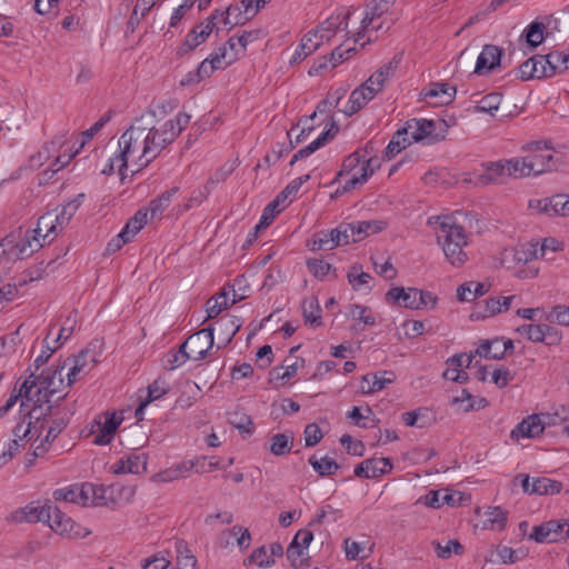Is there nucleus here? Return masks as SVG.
Listing matches in <instances>:
<instances>
[{
	"label": "nucleus",
	"instance_id": "nucleus-36",
	"mask_svg": "<svg viewBox=\"0 0 569 569\" xmlns=\"http://www.w3.org/2000/svg\"><path fill=\"white\" fill-rule=\"evenodd\" d=\"M50 500L32 501L17 511L16 518L26 522H44L50 515Z\"/></svg>",
	"mask_w": 569,
	"mask_h": 569
},
{
	"label": "nucleus",
	"instance_id": "nucleus-56",
	"mask_svg": "<svg viewBox=\"0 0 569 569\" xmlns=\"http://www.w3.org/2000/svg\"><path fill=\"white\" fill-rule=\"evenodd\" d=\"M565 241L555 237H546L538 240V253L539 258L546 260H552L549 253L560 252L565 250Z\"/></svg>",
	"mask_w": 569,
	"mask_h": 569
},
{
	"label": "nucleus",
	"instance_id": "nucleus-60",
	"mask_svg": "<svg viewBox=\"0 0 569 569\" xmlns=\"http://www.w3.org/2000/svg\"><path fill=\"white\" fill-rule=\"evenodd\" d=\"M507 162L510 171V178L518 179L532 176L529 161H527L526 157L507 159Z\"/></svg>",
	"mask_w": 569,
	"mask_h": 569
},
{
	"label": "nucleus",
	"instance_id": "nucleus-6",
	"mask_svg": "<svg viewBox=\"0 0 569 569\" xmlns=\"http://www.w3.org/2000/svg\"><path fill=\"white\" fill-rule=\"evenodd\" d=\"M104 122L106 120L100 119L87 131H84L83 139L80 141L79 148L76 150L74 146L62 138H56L51 140L38 152L37 157L32 158V164L41 166L43 164L41 160H46L48 162L47 170L44 171L46 174L48 171H50L52 174L60 171L79 152V149L96 136V133L103 127Z\"/></svg>",
	"mask_w": 569,
	"mask_h": 569
},
{
	"label": "nucleus",
	"instance_id": "nucleus-35",
	"mask_svg": "<svg viewBox=\"0 0 569 569\" xmlns=\"http://www.w3.org/2000/svg\"><path fill=\"white\" fill-rule=\"evenodd\" d=\"M528 553L529 551L525 547L513 549L506 545H498L492 551L490 558H487L486 561L500 565H513L525 560L528 557Z\"/></svg>",
	"mask_w": 569,
	"mask_h": 569
},
{
	"label": "nucleus",
	"instance_id": "nucleus-34",
	"mask_svg": "<svg viewBox=\"0 0 569 569\" xmlns=\"http://www.w3.org/2000/svg\"><path fill=\"white\" fill-rule=\"evenodd\" d=\"M513 350V342L510 339L495 338L492 340L482 341L476 349L479 357L488 359H502L507 352Z\"/></svg>",
	"mask_w": 569,
	"mask_h": 569
},
{
	"label": "nucleus",
	"instance_id": "nucleus-57",
	"mask_svg": "<svg viewBox=\"0 0 569 569\" xmlns=\"http://www.w3.org/2000/svg\"><path fill=\"white\" fill-rule=\"evenodd\" d=\"M546 330H548L547 323H527L519 326L516 332L526 337L529 341L543 342Z\"/></svg>",
	"mask_w": 569,
	"mask_h": 569
},
{
	"label": "nucleus",
	"instance_id": "nucleus-40",
	"mask_svg": "<svg viewBox=\"0 0 569 569\" xmlns=\"http://www.w3.org/2000/svg\"><path fill=\"white\" fill-rule=\"evenodd\" d=\"M540 61L545 63L543 72L547 78L560 74L569 69V54L563 51H552L540 56Z\"/></svg>",
	"mask_w": 569,
	"mask_h": 569
},
{
	"label": "nucleus",
	"instance_id": "nucleus-27",
	"mask_svg": "<svg viewBox=\"0 0 569 569\" xmlns=\"http://www.w3.org/2000/svg\"><path fill=\"white\" fill-rule=\"evenodd\" d=\"M543 423L539 413H531L522 418L510 431V439L520 442L525 439H539L543 435Z\"/></svg>",
	"mask_w": 569,
	"mask_h": 569
},
{
	"label": "nucleus",
	"instance_id": "nucleus-26",
	"mask_svg": "<svg viewBox=\"0 0 569 569\" xmlns=\"http://www.w3.org/2000/svg\"><path fill=\"white\" fill-rule=\"evenodd\" d=\"M515 266L527 264L533 260L540 259L538 253V240L532 239L526 242H519L515 247L507 249L502 253V261L507 268H511L509 259Z\"/></svg>",
	"mask_w": 569,
	"mask_h": 569
},
{
	"label": "nucleus",
	"instance_id": "nucleus-18",
	"mask_svg": "<svg viewBox=\"0 0 569 569\" xmlns=\"http://www.w3.org/2000/svg\"><path fill=\"white\" fill-rule=\"evenodd\" d=\"M214 329L211 327L201 329L191 335L183 343V352L188 353L190 360L200 361L213 349Z\"/></svg>",
	"mask_w": 569,
	"mask_h": 569
},
{
	"label": "nucleus",
	"instance_id": "nucleus-58",
	"mask_svg": "<svg viewBox=\"0 0 569 569\" xmlns=\"http://www.w3.org/2000/svg\"><path fill=\"white\" fill-rule=\"evenodd\" d=\"M228 293L222 291L219 295L210 298L206 303L207 318L212 319L219 316L223 310L229 307Z\"/></svg>",
	"mask_w": 569,
	"mask_h": 569
},
{
	"label": "nucleus",
	"instance_id": "nucleus-29",
	"mask_svg": "<svg viewBox=\"0 0 569 569\" xmlns=\"http://www.w3.org/2000/svg\"><path fill=\"white\" fill-rule=\"evenodd\" d=\"M393 463L389 458H370L366 459L355 468V475L359 478H378L390 473Z\"/></svg>",
	"mask_w": 569,
	"mask_h": 569
},
{
	"label": "nucleus",
	"instance_id": "nucleus-61",
	"mask_svg": "<svg viewBox=\"0 0 569 569\" xmlns=\"http://www.w3.org/2000/svg\"><path fill=\"white\" fill-rule=\"evenodd\" d=\"M83 198V194H79L74 199L68 201L66 204H63L59 212L54 213V216L58 218V223L60 228H62L64 224H67L70 219L73 217L76 211L81 204V200Z\"/></svg>",
	"mask_w": 569,
	"mask_h": 569
},
{
	"label": "nucleus",
	"instance_id": "nucleus-7",
	"mask_svg": "<svg viewBox=\"0 0 569 569\" xmlns=\"http://www.w3.org/2000/svg\"><path fill=\"white\" fill-rule=\"evenodd\" d=\"M379 166V160L370 157L366 151L357 150L350 153L337 173L336 182L339 186L337 191L345 193L361 187Z\"/></svg>",
	"mask_w": 569,
	"mask_h": 569
},
{
	"label": "nucleus",
	"instance_id": "nucleus-3",
	"mask_svg": "<svg viewBox=\"0 0 569 569\" xmlns=\"http://www.w3.org/2000/svg\"><path fill=\"white\" fill-rule=\"evenodd\" d=\"M61 430L62 426L53 422L43 408L31 407L27 412L20 411L11 438L0 453V467L27 448L32 450L34 457L43 455Z\"/></svg>",
	"mask_w": 569,
	"mask_h": 569
},
{
	"label": "nucleus",
	"instance_id": "nucleus-2",
	"mask_svg": "<svg viewBox=\"0 0 569 569\" xmlns=\"http://www.w3.org/2000/svg\"><path fill=\"white\" fill-rule=\"evenodd\" d=\"M393 1L372 0L361 10L339 8L317 28L303 34L288 60L289 64L296 66L302 62L338 33L351 37L353 42L361 47L376 40L379 31L390 27L386 14Z\"/></svg>",
	"mask_w": 569,
	"mask_h": 569
},
{
	"label": "nucleus",
	"instance_id": "nucleus-5",
	"mask_svg": "<svg viewBox=\"0 0 569 569\" xmlns=\"http://www.w3.org/2000/svg\"><path fill=\"white\" fill-rule=\"evenodd\" d=\"M71 388L60 366L47 368L40 375L31 373L21 385L22 396L32 401V407H40L49 415L51 398L64 395Z\"/></svg>",
	"mask_w": 569,
	"mask_h": 569
},
{
	"label": "nucleus",
	"instance_id": "nucleus-63",
	"mask_svg": "<svg viewBox=\"0 0 569 569\" xmlns=\"http://www.w3.org/2000/svg\"><path fill=\"white\" fill-rule=\"evenodd\" d=\"M330 138V131L323 130L315 140H312L308 146L300 149L292 159V163L299 158L308 157L321 147H323Z\"/></svg>",
	"mask_w": 569,
	"mask_h": 569
},
{
	"label": "nucleus",
	"instance_id": "nucleus-38",
	"mask_svg": "<svg viewBox=\"0 0 569 569\" xmlns=\"http://www.w3.org/2000/svg\"><path fill=\"white\" fill-rule=\"evenodd\" d=\"M59 229L61 228L58 218L53 212H48L39 218L37 228L30 231L41 240L43 246L50 243L57 237Z\"/></svg>",
	"mask_w": 569,
	"mask_h": 569
},
{
	"label": "nucleus",
	"instance_id": "nucleus-23",
	"mask_svg": "<svg viewBox=\"0 0 569 569\" xmlns=\"http://www.w3.org/2000/svg\"><path fill=\"white\" fill-rule=\"evenodd\" d=\"M217 20H221L224 23L226 16L223 11L213 12L210 17L193 27L187 34L182 44L186 51L193 50L206 42L209 36L217 29Z\"/></svg>",
	"mask_w": 569,
	"mask_h": 569
},
{
	"label": "nucleus",
	"instance_id": "nucleus-44",
	"mask_svg": "<svg viewBox=\"0 0 569 569\" xmlns=\"http://www.w3.org/2000/svg\"><path fill=\"white\" fill-rule=\"evenodd\" d=\"M347 319L352 321L356 327H367V326H373L376 323V317L373 316L370 307L359 305V303H352L349 305L347 312H346Z\"/></svg>",
	"mask_w": 569,
	"mask_h": 569
},
{
	"label": "nucleus",
	"instance_id": "nucleus-50",
	"mask_svg": "<svg viewBox=\"0 0 569 569\" xmlns=\"http://www.w3.org/2000/svg\"><path fill=\"white\" fill-rule=\"evenodd\" d=\"M307 247L311 251H320V250H332L338 247L336 243V239L331 230H321L312 234V237L308 240Z\"/></svg>",
	"mask_w": 569,
	"mask_h": 569
},
{
	"label": "nucleus",
	"instance_id": "nucleus-21",
	"mask_svg": "<svg viewBox=\"0 0 569 569\" xmlns=\"http://www.w3.org/2000/svg\"><path fill=\"white\" fill-rule=\"evenodd\" d=\"M147 222L148 210H138L134 216L127 221L121 231L109 241L107 251L109 253H114L120 250L126 243L130 242L136 237Z\"/></svg>",
	"mask_w": 569,
	"mask_h": 569
},
{
	"label": "nucleus",
	"instance_id": "nucleus-42",
	"mask_svg": "<svg viewBox=\"0 0 569 569\" xmlns=\"http://www.w3.org/2000/svg\"><path fill=\"white\" fill-rule=\"evenodd\" d=\"M230 64L231 61L226 56V48L219 47L200 62V73L209 78L214 71L226 69Z\"/></svg>",
	"mask_w": 569,
	"mask_h": 569
},
{
	"label": "nucleus",
	"instance_id": "nucleus-28",
	"mask_svg": "<svg viewBox=\"0 0 569 569\" xmlns=\"http://www.w3.org/2000/svg\"><path fill=\"white\" fill-rule=\"evenodd\" d=\"M471 359L466 353L455 355L446 361V369L442 373L443 379L458 383H466L469 379L466 368L469 367Z\"/></svg>",
	"mask_w": 569,
	"mask_h": 569
},
{
	"label": "nucleus",
	"instance_id": "nucleus-13",
	"mask_svg": "<svg viewBox=\"0 0 569 569\" xmlns=\"http://www.w3.org/2000/svg\"><path fill=\"white\" fill-rule=\"evenodd\" d=\"M568 196L557 193L552 196H533L528 200V210L531 214L547 218L567 217L569 213Z\"/></svg>",
	"mask_w": 569,
	"mask_h": 569
},
{
	"label": "nucleus",
	"instance_id": "nucleus-64",
	"mask_svg": "<svg viewBox=\"0 0 569 569\" xmlns=\"http://www.w3.org/2000/svg\"><path fill=\"white\" fill-rule=\"evenodd\" d=\"M170 565L171 561L161 551L140 560L141 569H168Z\"/></svg>",
	"mask_w": 569,
	"mask_h": 569
},
{
	"label": "nucleus",
	"instance_id": "nucleus-15",
	"mask_svg": "<svg viewBox=\"0 0 569 569\" xmlns=\"http://www.w3.org/2000/svg\"><path fill=\"white\" fill-rule=\"evenodd\" d=\"M46 523L57 535L73 539L88 537L91 531L80 523H77L71 517L62 512L59 508L50 505V515Z\"/></svg>",
	"mask_w": 569,
	"mask_h": 569
},
{
	"label": "nucleus",
	"instance_id": "nucleus-12",
	"mask_svg": "<svg viewBox=\"0 0 569 569\" xmlns=\"http://www.w3.org/2000/svg\"><path fill=\"white\" fill-rule=\"evenodd\" d=\"M42 247L41 240L30 230L24 233H11L0 242V257L9 260L23 259Z\"/></svg>",
	"mask_w": 569,
	"mask_h": 569
},
{
	"label": "nucleus",
	"instance_id": "nucleus-8",
	"mask_svg": "<svg viewBox=\"0 0 569 569\" xmlns=\"http://www.w3.org/2000/svg\"><path fill=\"white\" fill-rule=\"evenodd\" d=\"M52 497L57 501H66L83 507H98L108 503V488L103 485L82 482L56 489Z\"/></svg>",
	"mask_w": 569,
	"mask_h": 569
},
{
	"label": "nucleus",
	"instance_id": "nucleus-54",
	"mask_svg": "<svg viewBox=\"0 0 569 569\" xmlns=\"http://www.w3.org/2000/svg\"><path fill=\"white\" fill-rule=\"evenodd\" d=\"M502 101V97L499 93H489L476 101L473 106V112L476 113H488L495 116L499 110Z\"/></svg>",
	"mask_w": 569,
	"mask_h": 569
},
{
	"label": "nucleus",
	"instance_id": "nucleus-1",
	"mask_svg": "<svg viewBox=\"0 0 569 569\" xmlns=\"http://www.w3.org/2000/svg\"><path fill=\"white\" fill-rule=\"evenodd\" d=\"M156 117V110H148L120 136L118 152L109 158L101 170L103 174L118 171L120 180L123 181L129 174L141 171L171 144L190 122V116L184 112H178L163 123L154 122Z\"/></svg>",
	"mask_w": 569,
	"mask_h": 569
},
{
	"label": "nucleus",
	"instance_id": "nucleus-62",
	"mask_svg": "<svg viewBox=\"0 0 569 569\" xmlns=\"http://www.w3.org/2000/svg\"><path fill=\"white\" fill-rule=\"evenodd\" d=\"M350 224L353 229L355 242L382 229L381 223L378 221H357Z\"/></svg>",
	"mask_w": 569,
	"mask_h": 569
},
{
	"label": "nucleus",
	"instance_id": "nucleus-16",
	"mask_svg": "<svg viewBox=\"0 0 569 569\" xmlns=\"http://www.w3.org/2000/svg\"><path fill=\"white\" fill-rule=\"evenodd\" d=\"M516 296H493L478 302L470 313L471 321H486L507 312Z\"/></svg>",
	"mask_w": 569,
	"mask_h": 569
},
{
	"label": "nucleus",
	"instance_id": "nucleus-59",
	"mask_svg": "<svg viewBox=\"0 0 569 569\" xmlns=\"http://www.w3.org/2000/svg\"><path fill=\"white\" fill-rule=\"evenodd\" d=\"M309 463L316 472L320 476H330L338 470V463L330 457L325 456L321 458L311 457Z\"/></svg>",
	"mask_w": 569,
	"mask_h": 569
},
{
	"label": "nucleus",
	"instance_id": "nucleus-31",
	"mask_svg": "<svg viewBox=\"0 0 569 569\" xmlns=\"http://www.w3.org/2000/svg\"><path fill=\"white\" fill-rule=\"evenodd\" d=\"M204 460L206 458L179 461L154 475L153 479L159 482H172L187 478L193 468H196L200 461L204 462Z\"/></svg>",
	"mask_w": 569,
	"mask_h": 569
},
{
	"label": "nucleus",
	"instance_id": "nucleus-17",
	"mask_svg": "<svg viewBox=\"0 0 569 569\" xmlns=\"http://www.w3.org/2000/svg\"><path fill=\"white\" fill-rule=\"evenodd\" d=\"M96 356L90 351H81L72 358H67L60 366L68 382L72 386L86 377L96 366Z\"/></svg>",
	"mask_w": 569,
	"mask_h": 569
},
{
	"label": "nucleus",
	"instance_id": "nucleus-14",
	"mask_svg": "<svg viewBox=\"0 0 569 569\" xmlns=\"http://www.w3.org/2000/svg\"><path fill=\"white\" fill-rule=\"evenodd\" d=\"M520 486L525 495L555 496L562 490V483L558 480L547 477H530L526 473H519L511 481V489Z\"/></svg>",
	"mask_w": 569,
	"mask_h": 569
},
{
	"label": "nucleus",
	"instance_id": "nucleus-24",
	"mask_svg": "<svg viewBox=\"0 0 569 569\" xmlns=\"http://www.w3.org/2000/svg\"><path fill=\"white\" fill-rule=\"evenodd\" d=\"M532 176H538L556 168L551 149L547 143L536 142L525 156Z\"/></svg>",
	"mask_w": 569,
	"mask_h": 569
},
{
	"label": "nucleus",
	"instance_id": "nucleus-11",
	"mask_svg": "<svg viewBox=\"0 0 569 569\" xmlns=\"http://www.w3.org/2000/svg\"><path fill=\"white\" fill-rule=\"evenodd\" d=\"M124 421V411L107 410L97 415L89 425L91 442L96 446L110 445Z\"/></svg>",
	"mask_w": 569,
	"mask_h": 569
},
{
	"label": "nucleus",
	"instance_id": "nucleus-52",
	"mask_svg": "<svg viewBox=\"0 0 569 569\" xmlns=\"http://www.w3.org/2000/svg\"><path fill=\"white\" fill-rule=\"evenodd\" d=\"M545 24L539 21H532L529 23L521 33V39H525L526 43L530 48H537L545 40Z\"/></svg>",
	"mask_w": 569,
	"mask_h": 569
},
{
	"label": "nucleus",
	"instance_id": "nucleus-53",
	"mask_svg": "<svg viewBox=\"0 0 569 569\" xmlns=\"http://www.w3.org/2000/svg\"><path fill=\"white\" fill-rule=\"evenodd\" d=\"M293 447L292 432L277 433L270 438V452L274 456H284Z\"/></svg>",
	"mask_w": 569,
	"mask_h": 569
},
{
	"label": "nucleus",
	"instance_id": "nucleus-25",
	"mask_svg": "<svg viewBox=\"0 0 569 569\" xmlns=\"http://www.w3.org/2000/svg\"><path fill=\"white\" fill-rule=\"evenodd\" d=\"M148 455L144 452H130L114 461L109 470L113 475H141L147 471Z\"/></svg>",
	"mask_w": 569,
	"mask_h": 569
},
{
	"label": "nucleus",
	"instance_id": "nucleus-30",
	"mask_svg": "<svg viewBox=\"0 0 569 569\" xmlns=\"http://www.w3.org/2000/svg\"><path fill=\"white\" fill-rule=\"evenodd\" d=\"M385 300L391 306L417 310V288L393 286L386 292Z\"/></svg>",
	"mask_w": 569,
	"mask_h": 569
},
{
	"label": "nucleus",
	"instance_id": "nucleus-39",
	"mask_svg": "<svg viewBox=\"0 0 569 569\" xmlns=\"http://www.w3.org/2000/svg\"><path fill=\"white\" fill-rule=\"evenodd\" d=\"M241 326L242 320L239 317L227 315L221 317L214 323V327L211 328L214 329V331H218L219 343L227 346L231 342L232 338L237 335Z\"/></svg>",
	"mask_w": 569,
	"mask_h": 569
},
{
	"label": "nucleus",
	"instance_id": "nucleus-48",
	"mask_svg": "<svg viewBox=\"0 0 569 569\" xmlns=\"http://www.w3.org/2000/svg\"><path fill=\"white\" fill-rule=\"evenodd\" d=\"M306 266L308 271L317 279V280H327L330 277H337L336 268L329 263L328 261L319 258H309L306 261Z\"/></svg>",
	"mask_w": 569,
	"mask_h": 569
},
{
	"label": "nucleus",
	"instance_id": "nucleus-55",
	"mask_svg": "<svg viewBox=\"0 0 569 569\" xmlns=\"http://www.w3.org/2000/svg\"><path fill=\"white\" fill-rule=\"evenodd\" d=\"M508 512L501 507H490L486 511L485 527L490 530H503L507 523Z\"/></svg>",
	"mask_w": 569,
	"mask_h": 569
},
{
	"label": "nucleus",
	"instance_id": "nucleus-10",
	"mask_svg": "<svg viewBox=\"0 0 569 569\" xmlns=\"http://www.w3.org/2000/svg\"><path fill=\"white\" fill-rule=\"evenodd\" d=\"M405 127L413 143L427 146L443 141L449 131V126L445 120H431L426 118L409 119L406 121Z\"/></svg>",
	"mask_w": 569,
	"mask_h": 569
},
{
	"label": "nucleus",
	"instance_id": "nucleus-33",
	"mask_svg": "<svg viewBox=\"0 0 569 569\" xmlns=\"http://www.w3.org/2000/svg\"><path fill=\"white\" fill-rule=\"evenodd\" d=\"M502 57V49L495 44H486L480 51L476 66L475 73L477 74H488L493 69L500 66Z\"/></svg>",
	"mask_w": 569,
	"mask_h": 569
},
{
	"label": "nucleus",
	"instance_id": "nucleus-41",
	"mask_svg": "<svg viewBox=\"0 0 569 569\" xmlns=\"http://www.w3.org/2000/svg\"><path fill=\"white\" fill-rule=\"evenodd\" d=\"M347 279L352 290L363 293L371 291L372 277L369 272L363 271L361 264L355 263L350 266L347 272Z\"/></svg>",
	"mask_w": 569,
	"mask_h": 569
},
{
	"label": "nucleus",
	"instance_id": "nucleus-46",
	"mask_svg": "<svg viewBox=\"0 0 569 569\" xmlns=\"http://www.w3.org/2000/svg\"><path fill=\"white\" fill-rule=\"evenodd\" d=\"M413 142L410 138L408 130L403 126L401 129H398L396 133L392 136L388 146L386 147L383 158L387 160L392 159L396 154L400 153L402 150L411 146Z\"/></svg>",
	"mask_w": 569,
	"mask_h": 569
},
{
	"label": "nucleus",
	"instance_id": "nucleus-4",
	"mask_svg": "<svg viewBox=\"0 0 569 569\" xmlns=\"http://www.w3.org/2000/svg\"><path fill=\"white\" fill-rule=\"evenodd\" d=\"M468 213L461 210L432 214L427 219V226L435 232L446 260L455 268H461L469 260L466 248L470 236L465 228Z\"/></svg>",
	"mask_w": 569,
	"mask_h": 569
},
{
	"label": "nucleus",
	"instance_id": "nucleus-32",
	"mask_svg": "<svg viewBox=\"0 0 569 569\" xmlns=\"http://www.w3.org/2000/svg\"><path fill=\"white\" fill-rule=\"evenodd\" d=\"M395 381L396 373L391 370H385L373 375H365L360 379L359 391L362 395H371L381 391Z\"/></svg>",
	"mask_w": 569,
	"mask_h": 569
},
{
	"label": "nucleus",
	"instance_id": "nucleus-19",
	"mask_svg": "<svg viewBox=\"0 0 569 569\" xmlns=\"http://www.w3.org/2000/svg\"><path fill=\"white\" fill-rule=\"evenodd\" d=\"M313 540V533L309 529L299 530L287 548V558L295 569L309 566V546Z\"/></svg>",
	"mask_w": 569,
	"mask_h": 569
},
{
	"label": "nucleus",
	"instance_id": "nucleus-37",
	"mask_svg": "<svg viewBox=\"0 0 569 569\" xmlns=\"http://www.w3.org/2000/svg\"><path fill=\"white\" fill-rule=\"evenodd\" d=\"M483 173L480 176V183H502L510 178L507 159L486 162L482 164Z\"/></svg>",
	"mask_w": 569,
	"mask_h": 569
},
{
	"label": "nucleus",
	"instance_id": "nucleus-9",
	"mask_svg": "<svg viewBox=\"0 0 569 569\" xmlns=\"http://www.w3.org/2000/svg\"><path fill=\"white\" fill-rule=\"evenodd\" d=\"M395 67L388 63L373 72L361 86L356 88L345 106L343 112L352 116L366 107L382 91L386 81L393 74Z\"/></svg>",
	"mask_w": 569,
	"mask_h": 569
},
{
	"label": "nucleus",
	"instance_id": "nucleus-20",
	"mask_svg": "<svg viewBox=\"0 0 569 569\" xmlns=\"http://www.w3.org/2000/svg\"><path fill=\"white\" fill-rule=\"evenodd\" d=\"M530 539L536 542H558L569 538V519H552L533 527Z\"/></svg>",
	"mask_w": 569,
	"mask_h": 569
},
{
	"label": "nucleus",
	"instance_id": "nucleus-51",
	"mask_svg": "<svg viewBox=\"0 0 569 569\" xmlns=\"http://www.w3.org/2000/svg\"><path fill=\"white\" fill-rule=\"evenodd\" d=\"M210 2L211 0H183L181 4L173 9L169 20V29L178 30L187 11L191 9L196 3L198 4L199 9H203Z\"/></svg>",
	"mask_w": 569,
	"mask_h": 569
},
{
	"label": "nucleus",
	"instance_id": "nucleus-22",
	"mask_svg": "<svg viewBox=\"0 0 569 569\" xmlns=\"http://www.w3.org/2000/svg\"><path fill=\"white\" fill-rule=\"evenodd\" d=\"M270 0H241L239 4H232L223 11L226 16L224 26L233 27L237 24H243L248 20L252 19L260 9Z\"/></svg>",
	"mask_w": 569,
	"mask_h": 569
},
{
	"label": "nucleus",
	"instance_id": "nucleus-45",
	"mask_svg": "<svg viewBox=\"0 0 569 569\" xmlns=\"http://www.w3.org/2000/svg\"><path fill=\"white\" fill-rule=\"evenodd\" d=\"M456 96V88L443 82L432 83L427 91L425 97L430 100H435V104H448Z\"/></svg>",
	"mask_w": 569,
	"mask_h": 569
},
{
	"label": "nucleus",
	"instance_id": "nucleus-47",
	"mask_svg": "<svg viewBox=\"0 0 569 569\" xmlns=\"http://www.w3.org/2000/svg\"><path fill=\"white\" fill-rule=\"evenodd\" d=\"M452 403L458 406L463 412L480 410L488 406V401L482 397H473L468 390L463 389L459 395L452 398Z\"/></svg>",
	"mask_w": 569,
	"mask_h": 569
},
{
	"label": "nucleus",
	"instance_id": "nucleus-49",
	"mask_svg": "<svg viewBox=\"0 0 569 569\" xmlns=\"http://www.w3.org/2000/svg\"><path fill=\"white\" fill-rule=\"evenodd\" d=\"M168 392V386L164 380L157 379L148 387V397L141 401L136 409V417L140 420L143 417L146 407L151 402L161 399Z\"/></svg>",
	"mask_w": 569,
	"mask_h": 569
},
{
	"label": "nucleus",
	"instance_id": "nucleus-43",
	"mask_svg": "<svg viewBox=\"0 0 569 569\" xmlns=\"http://www.w3.org/2000/svg\"><path fill=\"white\" fill-rule=\"evenodd\" d=\"M375 543L370 538L362 537L361 539H346L345 553L347 559L355 560L357 558H367L372 553Z\"/></svg>",
	"mask_w": 569,
	"mask_h": 569
}]
</instances>
